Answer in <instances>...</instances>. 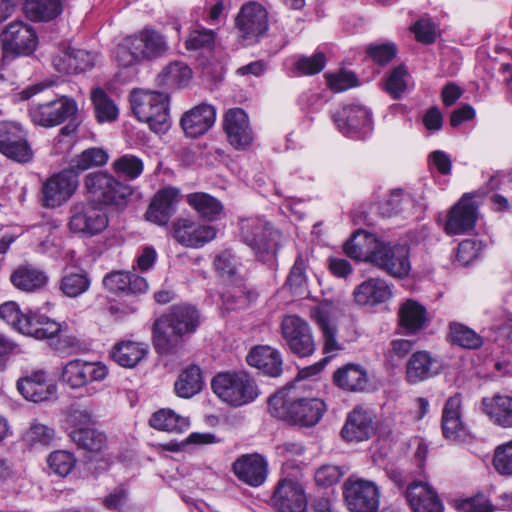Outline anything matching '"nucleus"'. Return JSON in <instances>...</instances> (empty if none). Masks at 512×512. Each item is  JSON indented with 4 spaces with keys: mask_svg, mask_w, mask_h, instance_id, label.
I'll return each instance as SVG.
<instances>
[{
    "mask_svg": "<svg viewBox=\"0 0 512 512\" xmlns=\"http://www.w3.org/2000/svg\"><path fill=\"white\" fill-rule=\"evenodd\" d=\"M337 387L349 392H364L369 386L367 370L355 363H348L338 368L333 374Z\"/></svg>",
    "mask_w": 512,
    "mask_h": 512,
    "instance_id": "58836bf2",
    "label": "nucleus"
},
{
    "mask_svg": "<svg viewBox=\"0 0 512 512\" xmlns=\"http://www.w3.org/2000/svg\"><path fill=\"white\" fill-rule=\"evenodd\" d=\"M306 269V260L302 255H298L286 280V285L296 296H303L307 292Z\"/></svg>",
    "mask_w": 512,
    "mask_h": 512,
    "instance_id": "052dcab7",
    "label": "nucleus"
},
{
    "mask_svg": "<svg viewBox=\"0 0 512 512\" xmlns=\"http://www.w3.org/2000/svg\"><path fill=\"white\" fill-rule=\"evenodd\" d=\"M101 504L105 509L114 512H131L135 509L130 499L129 490L123 485L117 486L104 496L101 499Z\"/></svg>",
    "mask_w": 512,
    "mask_h": 512,
    "instance_id": "13d9d810",
    "label": "nucleus"
},
{
    "mask_svg": "<svg viewBox=\"0 0 512 512\" xmlns=\"http://www.w3.org/2000/svg\"><path fill=\"white\" fill-rule=\"evenodd\" d=\"M200 324L198 310L189 304L172 306L153 324V344L157 353L175 354L182 346L184 337L194 333Z\"/></svg>",
    "mask_w": 512,
    "mask_h": 512,
    "instance_id": "f03ea898",
    "label": "nucleus"
},
{
    "mask_svg": "<svg viewBox=\"0 0 512 512\" xmlns=\"http://www.w3.org/2000/svg\"><path fill=\"white\" fill-rule=\"evenodd\" d=\"M481 410L494 425L512 428V396L497 393L484 397Z\"/></svg>",
    "mask_w": 512,
    "mask_h": 512,
    "instance_id": "c9c22d12",
    "label": "nucleus"
},
{
    "mask_svg": "<svg viewBox=\"0 0 512 512\" xmlns=\"http://www.w3.org/2000/svg\"><path fill=\"white\" fill-rule=\"evenodd\" d=\"M103 286L111 293L140 295L148 290L146 279L132 272L113 271L103 278Z\"/></svg>",
    "mask_w": 512,
    "mask_h": 512,
    "instance_id": "473e14b6",
    "label": "nucleus"
},
{
    "mask_svg": "<svg viewBox=\"0 0 512 512\" xmlns=\"http://www.w3.org/2000/svg\"><path fill=\"white\" fill-rule=\"evenodd\" d=\"M70 439L78 446L91 454L100 453L106 445V436L96 428L74 429L68 432Z\"/></svg>",
    "mask_w": 512,
    "mask_h": 512,
    "instance_id": "de8ad7c7",
    "label": "nucleus"
},
{
    "mask_svg": "<svg viewBox=\"0 0 512 512\" xmlns=\"http://www.w3.org/2000/svg\"><path fill=\"white\" fill-rule=\"evenodd\" d=\"M414 207L412 196L402 189H396L391 192L388 199L381 204L380 213L384 217H392L409 211Z\"/></svg>",
    "mask_w": 512,
    "mask_h": 512,
    "instance_id": "4d7b16f0",
    "label": "nucleus"
},
{
    "mask_svg": "<svg viewBox=\"0 0 512 512\" xmlns=\"http://www.w3.org/2000/svg\"><path fill=\"white\" fill-rule=\"evenodd\" d=\"M63 11L61 0H25L23 13L32 22H50Z\"/></svg>",
    "mask_w": 512,
    "mask_h": 512,
    "instance_id": "c03bdc74",
    "label": "nucleus"
},
{
    "mask_svg": "<svg viewBox=\"0 0 512 512\" xmlns=\"http://www.w3.org/2000/svg\"><path fill=\"white\" fill-rule=\"evenodd\" d=\"M406 498L414 512H443V504L436 491L422 481L408 485Z\"/></svg>",
    "mask_w": 512,
    "mask_h": 512,
    "instance_id": "2f4dec72",
    "label": "nucleus"
},
{
    "mask_svg": "<svg viewBox=\"0 0 512 512\" xmlns=\"http://www.w3.org/2000/svg\"><path fill=\"white\" fill-rule=\"evenodd\" d=\"M169 50L166 38L153 28H143L125 37L117 47L119 65L129 67L143 61L164 57Z\"/></svg>",
    "mask_w": 512,
    "mask_h": 512,
    "instance_id": "39448f33",
    "label": "nucleus"
},
{
    "mask_svg": "<svg viewBox=\"0 0 512 512\" xmlns=\"http://www.w3.org/2000/svg\"><path fill=\"white\" fill-rule=\"evenodd\" d=\"M171 234L181 245L197 248L213 240L216 237V230L212 226L182 218L173 222Z\"/></svg>",
    "mask_w": 512,
    "mask_h": 512,
    "instance_id": "5701e85b",
    "label": "nucleus"
},
{
    "mask_svg": "<svg viewBox=\"0 0 512 512\" xmlns=\"http://www.w3.org/2000/svg\"><path fill=\"white\" fill-rule=\"evenodd\" d=\"M376 238L374 234L358 230L344 244V252L350 258L368 262V256L372 251Z\"/></svg>",
    "mask_w": 512,
    "mask_h": 512,
    "instance_id": "3c124183",
    "label": "nucleus"
},
{
    "mask_svg": "<svg viewBox=\"0 0 512 512\" xmlns=\"http://www.w3.org/2000/svg\"><path fill=\"white\" fill-rule=\"evenodd\" d=\"M77 111L76 101L67 96H62L44 103H32L29 108V115L34 124L48 128L63 123L74 116Z\"/></svg>",
    "mask_w": 512,
    "mask_h": 512,
    "instance_id": "dca6fc26",
    "label": "nucleus"
},
{
    "mask_svg": "<svg viewBox=\"0 0 512 512\" xmlns=\"http://www.w3.org/2000/svg\"><path fill=\"white\" fill-rule=\"evenodd\" d=\"M150 425L161 431L182 433L188 429V418L175 413L172 409L163 408L152 414Z\"/></svg>",
    "mask_w": 512,
    "mask_h": 512,
    "instance_id": "09e8293b",
    "label": "nucleus"
},
{
    "mask_svg": "<svg viewBox=\"0 0 512 512\" xmlns=\"http://www.w3.org/2000/svg\"><path fill=\"white\" fill-rule=\"evenodd\" d=\"M241 240L253 251L255 258L275 268L281 245V233L261 217L243 218L239 221Z\"/></svg>",
    "mask_w": 512,
    "mask_h": 512,
    "instance_id": "20e7f679",
    "label": "nucleus"
},
{
    "mask_svg": "<svg viewBox=\"0 0 512 512\" xmlns=\"http://www.w3.org/2000/svg\"><path fill=\"white\" fill-rule=\"evenodd\" d=\"M108 375L107 367L100 362H88L82 359L68 361L62 368L61 380L72 389L82 388L94 382H100Z\"/></svg>",
    "mask_w": 512,
    "mask_h": 512,
    "instance_id": "aec40b11",
    "label": "nucleus"
},
{
    "mask_svg": "<svg viewBox=\"0 0 512 512\" xmlns=\"http://www.w3.org/2000/svg\"><path fill=\"white\" fill-rule=\"evenodd\" d=\"M95 55L84 49L69 48L53 60L55 68L62 73L74 74L90 70L95 65Z\"/></svg>",
    "mask_w": 512,
    "mask_h": 512,
    "instance_id": "4c0bfd02",
    "label": "nucleus"
},
{
    "mask_svg": "<svg viewBox=\"0 0 512 512\" xmlns=\"http://www.w3.org/2000/svg\"><path fill=\"white\" fill-rule=\"evenodd\" d=\"M355 302L361 306H374L392 297L388 283L380 278H370L359 284L353 292Z\"/></svg>",
    "mask_w": 512,
    "mask_h": 512,
    "instance_id": "e433bc0d",
    "label": "nucleus"
},
{
    "mask_svg": "<svg viewBox=\"0 0 512 512\" xmlns=\"http://www.w3.org/2000/svg\"><path fill=\"white\" fill-rule=\"evenodd\" d=\"M415 342L407 339H396L390 342V348L385 354L386 364L396 368L401 361L413 350Z\"/></svg>",
    "mask_w": 512,
    "mask_h": 512,
    "instance_id": "338daca9",
    "label": "nucleus"
},
{
    "mask_svg": "<svg viewBox=\"0 0 512 512\" xmlns=\"http://www.w3.org/2000/svg\"><path fill=\"white\" fill-rule=\"evenodd\" d=\"M108 226L106 213L92 203L78 202L70 208L69 228L82 235H96Z\"/></svg>",
    "mask_w": 512,
    "mask_h": 512,
    "instance_id": "a211bd4d",
    "label": "nucleus"
},
{
    "mask_svg": "<svg viewBox=\"0 0 512 512\" xmlns=\"http://www.w3.org/2000/svg\"><path fill=\"white\" fill-rule=\"evenodd\" d=\"M224 131L228 140L236 148H245L252 143L253 135L248 116L241 108L229 109L224 117Z\"/></svg>",
    "mask_w": 512,
    "mask_h": 512,
    "instance_id": "c85d7f7f",
    "label": "nucleus"
},
{
    "mask_svg": "<svg viewBox=\"0 0 512 512\" xmlns=\"http://www.w3.org/2000/svg\"><path fill=\"white\" fill-rule=\"evenodd\" d=\"M78 175L69 169L52 175L41 188L40 202L45 208H56L69 200L78 187Z\"/></svg>",
    "mask_w": 512,
    "mask_h": 512,
    "instance_id": "f3484780",
    "label": "nucleus"
},
{
    "mask_svg": "<svg viewBox=\"0 0 512 512\" xmlns=\"http://www.w3.org/2000/svg\"><path fill=\"white\" fill-rule=\"evenodd\" d=\"M375 433V424L371 413L363 408H354L347 416L341 430L346 441L361 442L368 440Z\"/></svg>",
    "mask_w": 512,
    "mask_h": 512,
    "instance_id": "7c9ffc66",
    "label": "nucleus"
},
{
    "mask_svg": "<svg viewBox=\"0 0 512 512\" xmlns=\"http://www.w3.org/2000/svg\"><path fill=\"white\" fill-rule=\"evenodd\" d=\"M0 318L18 332L35 339L51 338L60 331V323L38 312L23 313L13 301L0 305Z\"/></svg>",
    "mask_w": 512,
    "mask_h": 512,
    "instance_id": "1a4fd4ad",
    "label": "nucleus"
},
{
    "mask_svg": "<svg viewBox=\"0 0 512 512\" xmlns=\"http://www.w3.org/2000/svg\"><path fill=\"white\" fill-rule=\"evenodd\" d=\"M247 363L266 376L277 378L283 373L281 352L268 345H259L251 349L246 357Z\"/></svg>",
    "mask_w": 512,
    "mask_h": 512,
    "instance_id": "c756f323",
    "label": "nucleus"
},
{
    "mask_svg": "<svg viewBox=\"0 0 512 512\" xmlns=\"http://www.w3.org/2000/svg\"><path fill=\"white\" fill-rule=\"evenodd\" d=\"M311 317L322 333L324 339L323 353L327 355L307 368L308 375H316L323 370L330 359L341 349V346L336 339L337 328L331 319L330 309L327 306L313 308Z\"/></svg>",
    "mask_w": 512,
    "mask_h": 512,
    "instance_id": "412c9836",
    "label": "nucleus"
},
{
    "mask_svg": "<svg viewBox=\"0 0 512 512\" xmlns=\"http://www.w3.org/2000/svg\"><path fill=\"white\" fill-rule=\"evenodd\" d=\"M147 353V344L123 340L113 346L111 357L120 366L133 368L144 359Z\"/></svg>",
    "mask_w": 512,
    "mask_h": 512,
    "instance_id": "37998d69",
    "label": "nucleus"
},
{
    "mask_svg": "<svg viewBox=\"0 0 512 512\" xmlns=\"http://www.w3.org/2000/svg\"><path fill=\"white\" fill-rule=\"evenodd\" d=\"M337 129L344 136L364 140L373 131L371 112L361 105H344L332 113Z\"/></svg>",
    "mask_w": 512,
    "mask_h": 512,
    "instance_id": "ddd939ff",
    "label": "nucleus"
},
{
    "mask_svg": "<svg viewBox=\"0 0 512 512\" xmlns=\"http://www.w3.org/2000/svg\"><path fill=\"white\" fill-rule=\"evenodd\" d=\"M461 396L456 394L446 401L442 412V432L446 439L462 441L467 436V429L461 420Z\"/></svg>",
    "mask_w": 512,
    "mask_h": 512,
    "instance_id": "f704fd0d",
    "label": "nucleus"
},
{
    "mask_svg": "<svg viewBox=\"0 0 512 512\" xmlns=\"http://www.w3.org/2000/svg\"><path fill=\"white\" fill-rule=\"evenodd\" d=\"M216 32L201 25L190 31L185 46L187 50H211L214 47Z\"/></svg>",
    "mask_w": 512,
    "mask_h": 512,
    "instance_id": "0e129e2a",
    "label": "nucleus"
},
{
    "mask_svg": "<svg viewBox=\"0 0 512 512\" xmlns=\"http://www.w3.org/2000/svg\"><path fill=\"white\" fill-rule=\"evenodd\" d=\"M407 71L404 65L395 67L387 76L385 81V90L394 99H399L404 94L407 83L405 77Z\"/></svg>",
    "mask_w": 512,
    "mask_h": 512,
    "instance_id": "774afa93",
    "label": "nucleus"
},
{
    "mask_svg": "<svg viewBox=\"0 0 512 512\" xmlns=\"http://www.w3.org/2000/svg\"><path fill=\"white\" fill-rule=\"evenodd\" d=\"M232 283L233 285L222 294V304L227 311L243 310L256 302L259 294L245 279Z\"/></svg>",
    "mask_w": 512,
    "mask_h": 512,
    "instance_id": "ea45409f",
    "label": "nucleus"
},
{
    "mask_svg": "<svg viewBox=\"0 0 512 512\" xmlns=\"http://www.w3.org/2000/svg\"><path fill=\"white\" fill-rule=\"evenodd\" d=\"M191 69L183 62H172L159 74V80L167 86H186L191 78Z\"/></svg>",
    "mask_w": 512,
    "mask_h": 512,
    "instance_id": "bf43d9fd",
    "label": "nucleus"
},
{
    "mask_svg": "<svg viewBox=\"0 0 512 512\" xmlns=\"http://www.w3.org/2000/svg\"><path fill=\"white\" fill-rule=\"evenodd\" d=\"M186 202L201 218L211 222L218 220L224 209L220 200L205 192L187 194Z\"/></svg>",
    "mask_w": 512,
    "mask_h": 512,
    "instance_id": "a18cd8bd",
    "label": "nucleus"
},
{
    "mask_svg": "<svg viewBox=\"0 0 512 512\" xmlns=\"http://www.w3.org/2000/svg\"><path fill=\"white\" fill-rule=\"evenodd\" d=\"M214 266L219 276L227 281L237 282L239 279H244L239 274L240 259L230 249H226L215 256Z\"/></svg>",
    "mask_w": 512,
    "mask_h": 512,
    "instance_id": "5fc2aeb1",
    "label": "nucleus"
},
{
    "mask_svg": "<svg viewBox=\"0 0 512 512\" xmlns=\"http://www.w3.org/2000/svg\"><path fill=\"white\" fill-rule=\"evenodd\" d=\"M400 325L408 333H415L423 328L426 318V308L412 299L402 304L399 310Z\"/></svg>",
    "mask_w": 512,
    "mask_h": 512,
    "instance_id": "8fccbe9b",
    "label": "nucleus"
},
{
    "mask_svg": "<svg viewBox=\"0 0 512 512\" xmlns=\"http://www.w3.org/2000/svg\"><path fill=\"white\" fill-rule=\"evenodd\" d=\"M130 105L137 119L147 123L152 131L161 133L169 128V97L166 93L134 90Z\"/></svg>",
    "mask_w": 512,
    "mask_h": 512,
    "instance_id": "0eeeda50",
    "label": "nucleus"
},
{
    "mask_svg": "<svg viewBox=\"0 0 512 512\" xmlns=\"http://www.w3.org/2000/svg\"><path fill=\"white\" fill-rule=\"evenodd\" d=\"M49 468L53 473L66 477L76 465L74 455L66 450L52 452L47 459Z\"/></svg>",
    "mask_w": 512,
    "mask_h": 512,
    "instance_id": "69168bd1",
    "label": "nucleus"
},
{
    "mask_svg": "<svg viewBox=\"0 0 512 512\" xmlns=\"http://www.w3.org/2000/svg\"><path fill=\"white\" fill-rule=\"evenodd\" d=\"M112 169L118 176L134 180L142 174L144 164L140 158L125 154L113 161Z\"/></svg>",
    "mask_w": 512,
    "mask_h": 512,
    "instance_id": "680f3d73",
    "label": "nucleus"
},
{
    "mask_svg": "<svg viewBox=\"0 0 512 512\" xmlns=\"http://www.w3.org/2000/svg\"><path fill=\"white\" fill-rule=\"evenodd\" d=\"M270 414L289 424L302 427L316 425L326 411L325 403L318 398H298L291 388H282L269 397Z\"/></svg>",
    "mask_w": 512,
    "mask_h": 512,
    "instance_id": "7ed1b4c3",
    "label": "nucleus"
},
{
    "mask_svg": "<svg viewBox=\"0 0 512 512\" xmlns=\"http://www.w3.org/2000/svg\"><path fill=\"white\" fill-rule=\"evenodd\" d=\"M235 27L244 45L255 44L268 31V13L259 3H246L235 18Z\"/></svg>",
    "mask_w": 512,
    "mask_h": 512,
    "instance_id": "2eb2a0df",
    "label": "nucleus"
},
{
    "mask_svg": "<svg viewBox=\"0 0 512 512\" xmlns=\"http://www.w3.org/2000/svg\"><path fill=\"white\" fill-rule=\"evenodd\" d=\"M108 159L109 155L106 150L99 147H91L85 149L71 160V168L69 170H73L78 175L79 172L104 166Z\"/></svg>",
    "mask_w": 512,
    "mask_h": 512,
    "instance_id": "864d4df0",
    "label": "nucleus"
},
{
    "mask_svg": "<svg viewBox=\"0 0 512 512\" xmlns=\"http://www.w3.org/2000/svg\"><path fill=\"white\" fill-rule=\"evenodd\" d=\"M405 377L409 384H418L441 373L442 361L425 350L411 354L406 362Z\"/></svg>",
    "mask_w": 512,
    "mask_h": 512,
    "instance_id": "393cba45",
    "label": "nucleus"
},
{
    "mask_svg": "<svg viewBox=\"0 0 512 512\" xmlns=\"http://www.w3.org/2000/svg\"><path fill=\"white\" fill-rule=\"evenodd\" d=\"M0 153L20 164L33 160L34 151L28 141V133L21 124L0 122Z\"/></svg>",
    "mask_w": 512,
    "mask_h": 512,
    "instance_id": "4468645a",
    "label": "nucleus"
},
{
    "mask_svg": "<svg viewBox=\"0 0 512 512\" xmlns=\"http://www.w3.org/2000/svg\"><path fill=\"white\" fill-rule=\"evenodd\" d=\"M17 389L26 400L35 403L48 400L56 392V387L41 370L20 378L17 381Z\"/></svg>",
    "mask_w": 512,
    "mask_h": 512,
    "instance_id": "72a5a7b5",
    "label": "nucleus"
},
{
    "mask_svg": "<svg viewBox=\"0 0 512 512\" xmlns=\"http://www.w3.org/2000/svg\"><path fill=\"white\" fill-rule=\"evenodd\" d=\"M179 190L175 187H165L152 198L145 219L159 226H166L176 212Z\"/></svg>",
    "mask_w": 512,
    "mask_h": 512,
    "instance_id": "a878e982",
    "label": "nucleus"
},
{
    "mask_svg": "<svg viewBox=\"0 0 512 512\" xmlns=\"http://www.w3.org/2000/svg\"><path fill=\"white\" fill-rule=\"evenodd\" d=\"M477 220V206L472 197L464 195L449 211L444 230L448 235H459L473 230Z\"/></svg>",
    "mask_w": 512,
    "mask_h": 512,
    "instance_id": "b1692460",
    "label": "nucleus"
},
{
    "mask_svg": "<svg viewBox=\"0 0 512 512\" xmlns=\"http://www.w3.org/2000/svg\"><path fill=\"white\" fill-rule=\"evenodd\" d=\"M216 120L214 106L201 103L185 112L180 119V125L186 136L196 138L210 130Z\"/></svg>",
    "mask_w": 512,
    "mask_h": 512,
    "instance_id": "cd10ccee",
    "label": "nucleus"
},
{
    "mask_svg": "<svg viewBox=\"0 0 512 512\" xmlns=\"http://www.w3.org/2000/svg\"><path fill=\"white\" fill-rule=\"evenodd\" d=\"M3 48L0 71L8 60L14 56L32 54L38 45V36L34 28L22 20L9 23L0 35Z\"/></svg>",
    "mask_w": 512,
    "mask_h": 512,
    "instance_id": "f8f14e48",
    "label": "nucleus"
},
{
    "mask_svg": "<svg viewBox=\"0 0 512 512\" xmlns=\"http://www.w3.org/2000/svg\"><path fill=\"white\" fill-rule=\"evenodd\" d=\"M280 333L285 346L298 358H307L316 351V340L310 324L298 315L282 318Z\"/></svg>",
    "mask_w": 512,
    "mask_h": 512,
    "instance_id": "9b49d317",
    "label": "nucleus"
},
{
    "mask_svg": "<svg viewBox=\"0 0 512 512\" xmlns=\"http://www.w3.org/2000/svg\"><path fill=\"white\" fill-rule=\"evenodd\" d=\"M65 424L68 432L92 427L95 424L94 413L88 407L72 405L67 411Z\"/></svg>",
    "mask_w": 512,
    "mask_h": 512,
    "instance_id": "e2e57ef3",
    "label": "nucleus"
},
{
    "mask_svg": "<svg viewBox=\"0 0 512 512\" xmlns=\"http://www.w3.org/2000/svg\"><path fill=\"white\" fill-rule=\"evenodd\" d=\"M200 324L198 310L189 304L172 306L153 324V344L157 353L175 354L182 346L184 337L194 333Z\"/></svg>",
    "mask_w": 512,
    "mask_h": 512,
    "instance_id": "f257e3e1",
    "label": "nucleus"
},
{
    "mask_svg": "<svg viewBox=\"0 0 512 512\" xmlns=\"http://www.w3.org/2000/svg\"><path fill=\"white\" fill-rule=\"evenodd\" d=\"M271 504L279 512H306L307 499L302 485L292 479L280 480L274 489Z\"/></svg>",
    "mask_w": 512,
    "mask_h": 512,
    "instance_id": "4be33fe9",
    "label": "nucleus"
},
{
    "mask_svg": "<svg viewBox=\"0 0 512 512\" xmlns=\"http://www.w3.org/2000/svg\"><path fill=\"white\" fill-rule=\"evenodd\" d=\"M91 281V276L85 269L66 268L58 282V289L65 297L77 298L89 290Z\"/></svg>",
    "mask_w": 512,
    "mask_h": 512,
    "instance_id": "79ce46f5",
    "label": "nucleus"
},
{
    "mask_svg": "<svg viewBox=\"0 0 512 512\" xmlns=\"http://www.w3.org/2000/svg\"><path fill=\"white\" fill-rule=\"evenodd\" d=\"M211 387L222 401L234 407L247 405L260 394L255 379L246 371L218 373Z\"/></svg>",
    "mask_w": 512,
    "mask_h": 512,
    "instance_id": "423d86ee",
    "label": "nucleus"
},
{
    "mask_svg": "<svg viewBox=\"0 0 512 512\" xmlns=\"http://www.w3.org/2000/svg\"><path fill=\"white\" fill-rule=\"evenodd\" d=\"M368 262L395 278H404L411 270L409 248L406 245L376 238Z\"/></svg>",
    "mask_w": 512,
    "mask_h": 512,
    "instance_id": "9d476101",
    "label": "nucleus"
},
{
    "mask_svg": "<svg viewBox=\"0 0 512 512\" xmlns=\"http://www.w3.org/2000/svg\"><path fill=\"white\" fill-rule=\"evenodd\" d=\"M347 508L351 512H377L379 508V489L370 481L348 480L343 487Z\"/></svg>",
    "mask_w": 512,
    "mask_h": 512,
    "instance_id": "6ab92c4d",
    "label": "nucleus"
},
{
    "mask_svg": "<svg viewBox=\"0 0 512 512\" xmlns=\"http://www.w3.org/2000/svg\"><path fill=\"white\" fill-rule=\"evenodd\" d=\"M10 281L21 291L35 292L46 286L48 276L42 269L26 264L18 266L12 272Z\"/></svg>",
    "mask_w": 512,
    "mask_h": 512,
    "instance_id": "a19ab883",
    "label": "nucleus"
},
{
    "mask_svg": "<svg viewBox=\"0 0 512 512\" xmlns=\"http://www.w3.org/2000/svg\"><path fill=\"white\" fill-rule=\"evenodd\" d=\"M204 386L202 370L197 365L185 368L174 383V391L180 398L189 399L201 392Z\"/></svg>",
    "mask_w": 512,
    "mask_h": 512,
    "instance_id": "49530a36",
    "label": "nucleus"
},
{
    "mask_svg": "<svg viewBox=\"0 0 512 512\" xmlns=\"http://www.w3.org/2000/svg\"><path fill=\"white\" fill-rule=\"evenodd\" d=\"M235 476L243 483L258 487L261 486L268 473V464L264 457L255 454H244L235 460L232 465Z\"/></svg>",
    "mask_w": 512,
    "mask_h": 512,
    "instance_id": "bb28decb",
    "label": "nucleus"
},
{
    "mask_svg": "<svg viewBox=\"0 0 512 512\" xmlns=\"http://www.w3.org/2000/svg\"><path fill=\"white\" fill-rule=\"evenodd\" d=\"M84 185L93 203L124 209L133 195L130 185L108 172H93L85 176Z\"/></svg>",
    "mask_w": 512,
    "mask_h": 512,
    "instance_id": "6e6552de",
    "label": "nucleus"
},
{
    "mask_svg": "<svg viewBox=\"0 0 512 512\" xmlns=\"http://www.w3.org/2000/svg\"><path fill=\"white\" fill-rule=\"evenodd\" d=\"M95 117L99 123L113 122L118 117V108L114 101L102 88H95L91 92Z\"/></svg>",
    "mask_w": 512,
    "mask_h": 512,
    "instance_id": "6e6d98bb",
    "label": "nucleus"
},
{
    "mask_svg": "<svg viewBox=\"0 0 512 512\" xmlns=\"http://www.w3.org/2000/svg\"><path fill=\"white\" fill-rule=\"evenodd\" d=\"M448 339L451 344L470 350L479 349L484 343L481 335L459 322L449 324Z\"/></svg>",
    "mask_w": 512,
    "mask_h": 512,
    "instance_id": "603ef678",
    "label": "nucleus"
}]
</instances>
